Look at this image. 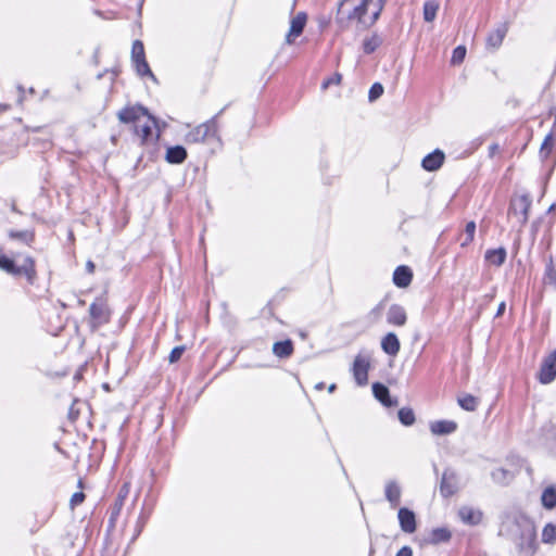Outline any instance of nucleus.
Wrapping results in <instances>:
<instances>
[{
    "mask_svg": "<svg viewBox=\"0 0 556 556\" xmlns=\"http://www.w3.org/2000/svg\"><path fill=\"white\" fill-rule=\"evenodd\" d=\"M339 2L337 9V20L340 23H348L352 17V11H355V21L364 26L372 25L381 11L380 2Z\"/></svg>",
    "mask_w": 556,
    "mask_h": 556,
    "instance_id": "1",
    "label": "nucleus"
},
{
    "mask_svg": "<svg viewBox=\"0 0 556 556\" xmlns=\"http://www.w3.org/2000/svg\"><path fill=\"white\" fill-rule=\"evenodd\" d=\"M510 539L520 552L531 555L536 551V531L530 521L514 522L510 525Z\"/></svg>",
    "mask_w": 556,
    "mask_h": 556,
    "instance_id": "2",
    "label": "nucleus"
},
{
    "mask_svg": "<svg viewBox=\"0 0 556 556\" xmlns=\"http://www.w3.org/2000/svg\"><path fill=\"white\" fill-rule=\"evenodd\" d=\"M0 269L14 276L25 275L29 282L36 278L35 261L31 257L25 258L21 266H16L13 260L0 255Z\"/></svg>",
    "mask_w": 556,
    "mask_h": 556,
    "instance_id": "3",
    "label": "nucleus"
},
{
    "mask_svg": "<svg viewBox=\"0 0 556 556\" xmlns=\"http://www.w3.org/2000/svg\"><path fill=\"white\" fill-rule=\"evenodd\" d=\"M222 110L210 121L194 127L186 135V142L198 143L203 142L208 137H214L217 132V117L223 113Z\"/></svg>",
    "mask_w": 556,
    "mask_h": 556,
    "instance_id": "4",
    "label": "nucleus"
},
{
    "mask_svg": "<svg viewBox=\"0 0 556 556\" xmlns=\"http://www.w3.org/2000/svg\"><path fill=\"white\" fill-rule=\"evenodd\" d=\"M532 200L529 194H522L511 200L509 213L515 215L521 225L527 224Z\"/></svg>",
    "mask_w": 556,
    "mask_h": 556,
    "instance_id": "5",
    "label": "nucleus"
},
{
    "mask_svg": "<svg viewBox=\"0 0 556 556\" xmlns=\"http://www.w3.org/2000/svg\"><path fill=\"white\" fill-rule=\"evenodd\" d=\"M141 116H147L148 123L141 126V137L144 139L154 138L157 140L160 138L161 131L166 127L165 122H160L157 118L152 116L146 108L141 105Z\"/></svg>",
    "mask_w": 556,
    "mask_h": 556,
    "instance_id": "6",
    "label": "nucleus"
},
{
    "mask_svg": "<svg viewBox=\"0 0 556 556\" xmlns=\"http://www.w3.org/2000/svg\"><path fill=\"white\" fill-rule=\"evenodd\" d=\"M370 359L367 355L358 354L353 363V376L358 386H365L368 382V369Z\"/></svg>",
    "mask_w": 556,
    "mask_h": 556,
    "instance_id": "7",
    "label": "nucleus"
},
{
    "mask_svg": "<svg viewBox=\"0 0 556 556\" xmlns=\"http://www.w3.org/2000/svg\"><path fill=\"white\" fill-rule=\"evenodd\" d=\"M556 377V350L544 357L539 371V380L542 383H549Z\"/></svg>",
    "mask_w": 556,
    "mask_h": 556,
    "instance_id": "8",
    "label": "nucleus"
},
{
    "mask_svg": "<svg viewBox=\"0 0 556 556\" xmlns=\"http://www.w3.org/2000/svg\"><path fill=\"white\" fill-rule=\"evenodd\" d=\"M90 318L93 327H98L108 323L109 320V308L105 301L98 299L90 305L89 308Z\"/></svg>",
    "mask_w": 556,
    "mask_h": 556,
    "instance_id": "9",
    "label": "nucleus"
},
{
    "mask_svg": "<svg viewBox=\"0 0 556 556\" xmlns=\"http://www.w3.org/2000/svg\"><path fill=\"white\" fill-rule=\"evenodd\" d=\"M307 22V14L305 12L296 13L290 21V28L286 35V43L292 45L294 40L303 33Z\"/></svg>",
    "mask_w": 556,
    "mask_h": 556,
    "instance_id": "10",
    "label": "nucleus"
},
{
    "mask_svg": "<svg viewBox=\"0 0 556 556\" xmlns=\"http://www.w3.org/2000/svg\"><path fill=\"white\" fill-rule=\"evenodd\" d=\"M458 489L457 477L454 471L445 470L440 483V492L444 497L452 496Z\"/></svg>",
    "mask_w": 556,
    "mask_h": 556,
    "instance_id": "11",
    "label": "nucleus"
},
{
    "mask_svg": "<svg viewBox=\"0 0 556 556\" xmlns=\"http://www.w3.org/2000/svg\"><path fill=\"white\" fill-rule=\"evenodd\" d=\"M397 518L402 531L406 533H413L416 531V517L414 511L408 508L402 507L399 509Z\"/></svg>",
    "mask_w": 556,
    "mask_h": 556,
    "instance_id": "12",
    "label": "nucleus"
},
{
    "mask_svg": "<svg viewBox=\"0 0 556 556\" xmlns=\"http://www.w3.org/2000/svg\"><path fill=\"white\" fill-rule=\"evenodd\" d=\"M508 27L506 23L500 24L493 31H491L486 38V48L489 50H496L501 47Z\"/></svg>",
    "mask_w": 556,
    "mask_h": 556,
    "instance_id": "13",
    "label": "nucleus"
},
{
    "mask_svg": "<svg viewBox=\"0 0 556 556\" xmlns=\"http://www.w3.org/2000/svg\"><path fill=\"white\" fill-rule=\"evenodd\" d=\"M387 320L390 325L402 327L407 321V314L403 306L392 304L387 313Z\"/></svg>",
    "mask_w": 556,
    "mask_h": 556,
    "instance_id": "14",
    "label": "nucleus"
},
{
    "mask_svg": "<svg viewBox=\"0 0 556 556\" xmlns=\"http://www.w3.org/2000/svg\"><path fill=\"white\" fill-rule=\"evenodd\" d=\"M444 157V153L441 150L437 149L435 151L424 157L421 166L424 167V169L428 172H434L442 166Z\"/></svg>",
    "mask_w": 556,
    "mask_h": 556,
    "instance_id": "15",
    "label": "nucleus"
},
{
    "mask_svg": "<svg viewBox=\"0 0 556 556\" xmlns=\"http://www.w3.org/2000/svg\"><path fill=\"white\" fill-rule=\"evenodd\" d=\"M402 489L396 481H388L384 488V495L392 508L400 505Z\"/></svg>",
    "mask_w": 556,
    "mask_h": 556,
    "instance_id": "16",
    "label": "nucleus"
},
{
    "mask_svg": "<svg viewBox=\"0 0 556 556\" xmlns=\"http://www.w3.org/2000/svg\"><path fill=\"white\" fill-rule=\"evenodd\" d=\"M458 516L463 522L476 526L482 520V513L478 509H475L470 506H463L458 510Z\"/></svg>",
    "mask_w": 556,
    "mask_h": 556,
    "instance_id": "17",
    "label": "nucleus"
},
{
    "mask_svg": "<svg viewBox=\"0 0 556 556\" xmlns=\"http://www.w3.org/2000/svg\"><path fill=\"white\" fill-rule=\"evenodd\" d=\"M413 273L407 266H399L393 274V282L400 288H406L410 285Z\"/></svg>",
    "mask_w": 556,
    "mask_h": 556,
    "instance_id": "18",
    "label": "nucleus"
},
{
    "mask_svg": "<svg viewBox=\"0 0 556 556\" xmlns=\"http://www.w3.org/2000/svg\"><path fill=\"white\" fill-rule=\"evenodd\" d=\"M381 349L384 353L395 356L401 349L400 340L393 332L387 333L381 341Z\"/></svg>",
    "mask_w": 556,
    "mask_h": 556,
    "instance_id": "19",
    "label": "nucleus"
},
{
    "mask_svg": "<svg viewBox=\"0 0 556 556\" xmlns=\"http://www.w3.org/2000/svg\"><path fill=\"white\" fill-rule=\"evenodd\" d=\"M187 159V151L181 146L167 148L165 160L169 164H181Z\"/></svg>",
    "mask_w": 556,
    "mask_h": 556,
    "instance_id": "20",
    "label": "nucleus"
},
{
    "mask_svg": "<svg viewBox=\"0 0 556 556\" xmlns=\"http://www.w3.org/2000/svg\"><path fill=\"white\" fill-rule=\"evenodd\" d=\"M456 428V422L451 420L434 421L430 425L431 432L437 435L453 433Z\"/></svg>",
    "mask_w": 556,
    "mask_h": 556,
    "instance_id": "21",
    "label": "nucleus"
},
{
    "mask_svg": "<svg viewBox=\"0 0 556 556\" xmlns=\"http://www.w3.org/2000/svg\"><path fill=\"white\" fill-rule=\"evenodd\" d=\"M372 392H374L375 397L388 407H391V406H394L397 404L396 401H392L390 399L389 389L381 383H374Z\"/></svg>",
    "mask_w": 556,
    "mask_h": 556,
    "instance_id": "22",
    "label": "nucleus"
},
{
    "mask_svg": "<svg viewBox=\"0 0 556 556\" xmlns=\"http://www.w3.org/2000/svg\"><path fill=\"white\" fill-rule=\"evenodd\" d=\"M273 353L280 358H288L293 353V343L291 340H285L274 343Z\"/></svg>",
    "mask_w": 556,
    "mask_h": 556,
    "instance_id": "23",
    "label": "nucleus"
},
{
    "mask_svg": "<svg viewBox=\"0 0 556 556\" xmlns=\"http://www.w3.org/2000/svg\"><path fill=\"white\" fill-rule=\"evenodd\" d=\"M485 260L492 265L501 266L506 260V250L504 248L488 250Z\"/></svg>",
    "mask_w": 556,
    "mask_h": 556,
    "instance_id": "24",
    "label": "nucleus"
},
{
    "mask_svg": "<svg viewBox=\"0 0 556 556\" xmlns=\"http://www.w3.org/2000/svg\"><path fill=\"white\" fill-rule=\"evenodd\" d=\"M139 117V108L138 106H130L125 108L122 111L118 112V118L124 124H136V121Z\"/></svg>",
    "mask_w": 556,
    "mask_h": 556,
    "instance_id": "25",
    "label": "nucleus"
},
{
    "mask_svg": "<svg viewBox=\"0 0 556 556\" xmlns=\"http://www.w3.org/2000/svg\"><path fill=\"white\" fill-rule=\"evenodd\" d=\"M451 539V532L446 528H437L431 531L429 543L439 544L447 542Z\"/></svg>",
    "mask_w": 556,
    "mask_h": 556,
    "instance_id": "26",
    "label": "nucleus"
},
{
    "mask_svg": "<svg viewBox=\"0 0 556 556\" xmlns=\"http://www.w3.org/2000/svg\"><path fill=\"white\" fill-rule=\"evenodd\" d=\"M542 505L547 509L556 506V489L554 486L546 488L542 493Z\"/></svg>",
    "mask_w": 556,
    "mask_h": 556,
    "instance_id": "27",
    "label": "nucleus"
},
{
    "mask_svg": "<svg viewBox=\"0 0 556 556\" xmlns=\"http://www.w3.org/2000/svg\"><path fill=\"white\" fill-rule=\"evenodd\" d=\"M458 404L465 410L473 412L478 407V399L470 394H466L458 399Z\"/></svg>",
    "mask_w": 556,
    "mask_h": 556,
    "instance_id": "28",
    "label": "nucleus"
},
{
    "mask_svg": "<svg viewBox=\"0 0 556 556\" xmlns=\"http://www.w3.org/2000/svg\"><path fill=\"white\" fill-rule=\"evenodd\" d=\"M555 140L556 138L549 134L546 135L540 148V156L542 160H546L549 156Z\"/></svg>",
    "mask_w": 556,
    "mask_h": 556,
    "instance_id": "29",
    "label": "nucleus"
},
{
    "mask_svg": "<svg viewBox=\"0 0 556 556\" xmlns=\"http://www.w3.org/2000/svg\"><path fill=\"white\" fill-rule=\"evenodd\" d=\"M475 232H476L475 222L467 223L465 231L460 236V245L462 247L468 245L473 240Z\"/></svg>",
    "mask_w": 556,
    "mask_h": 556,
    "instance_id": "30",
    "label": "nucleus"
},
{
    "mask_svg": "<svg viewBox=\"0 0 556 556\" xmlns=\"http://www.w3.org/2000/svg\"><path fill=\"white\" fill-rule=\"evenodd\" d=\"M542 541L546 544L556 542V525L547 523L542 531Z\"/></svg>",
    "mask_w": 556,
    "mask_h": 556,
    "instance_id": "31",
    "label": "nucleus"
},
{
    "mask_svg": "<svg viewBox=\"0 0 556 556\" xmlns=\"http://www.w3.org/2000/svg\"><path fill=\"white\" fill-rule=\"evenodd\" d=\"M400 421L404 426H412L415 422V414L412 408L402 407L397 413Z\"/></svg>",
    "mask_w": 556,
    "mask_h": 556,
    "instance_id": "32",
    "label": "nucleus"
},
{
    "mask_svg": "<svg viewBox=\"0 0 556 556\" xmlns=\"http://www.w3.org/2000/svg\"><path fill=\"white\" fill-rule=\"evenodd\" d=\"M439 10L438 2H425L424 7V18L426 22H432L435 18Z\"/></svg>",
    "mask_w": 556,
    "mask_h": 556,
    "instance_id": "33",
    "label": "nucleus"
},
{
    "mask_svg": "<svg viewBox=\"0 0 556 556\" xmlns=\"http://www.w3.org/2000/svg\"><path fill=\"white\" fill-rule=\"evenodd\" d=\"M381 38L377 35H374L370 38H366L363 45L364 52L367 54L372 53L381 45Z\"/></svg>",
    "mask_w": 556,
    "mask_h": 556,
    "instance_id": "34",
    "label": "nucleus"
},
{
    "mask_svg": "<svg viewBox=\"0 0 556 556\" xmlns=\"http://www.w3.org/2000/svg\"><path fill=\"white\" fill-rule=\"evenodd\" d=\"M543 283L546 287H551L552 289L556 290V269L553 267V265H549L544 274L543 277Z\"/></svg>",
    "mask_w": 556,
    "mask_h": 556,
    "instance_id": "35",
    "label": "nucleus"
},
{
    "mask_svg": "<svg viewBox=\"0 0 556 556\" xmlns=\"http://www.w3.org/2000/svg\"><path fill=\"white\" fill-rule=\"evenodd\" d=\"M10 237L13 239L21 240L27 244H29L34 240V233L25 230V231H11Z\"/></svg>",
    "mask_w": 556,
    "mask_h": 556,
    "instance_id": "36",
    "label": "nucleus"
},
{
    "mask_svg": "<svg viewBox=\"0 0 556 556\" xmlns=\"http://www.w3.org/2000/svg\"><path fill=\"white\" fill-rule=\"evenodd\" d=\"M140 66H141V76H148V77L151 78V80L154 84H157L156 77L154 76V74L152 73V71L149 67V64L147 63V61L143 58V48L142 47H141V63H140Z\"/></svg>",
    "mask_w": 556,
    "mask_h": 556,
    "instance_id": "37",
    "label": "nucleus"
},
{
    "mask_svg": "<svg viewBox=\"0 0 556 556\" xmlns=\"http://www.w3.org/2000/svg\"><path fill=\"white\" fill-rule=\"evenodd\" d=\"M383 93V86L379 83H375L369 89L368 99L370 102L376 101Z\"/></svg>",
    "mask_w": 556,
    "mask_h": 556,
    "instance_id": "38",
    "label": "nucleus"
},
{
    "mask_svg": "<svg viewBox=\"0 0 556 556\" xmlns=\"http://www.w3.org/2000/svg\"><path fill=\"white\" fill-rule=\"evenodd\" d=\"M465 55H466V48L463 46H458L453 51L452 63L453 64L462 63L465 59Z\"/></svg>",
    "mask_w": 556,
    "mask_h": 556,
    "instance_id": "39",
    "label": "nucleus"
},
{
    "mask_svg": "<svg viewBox=\"0 0 556 556\" xmlns=\"http://www.w3.org/2000/svg\"><path fill=\"white\" fill-rule=\"evenodd\" d=\"M139 40H135L132 42V51H131V59H132V65L137 73H139Z\"/></svg>",
    "mask_w": 556,
    "mask_h": 556,
    "instance_id": "40",
    "label": "nucleus"
},
{
    "mask_svg": "<svg viewBox=\"0 0 556 556\" xmlns=\"http://www.w3.org/2000/svg\"><path fill=\"white\" fill-rule=\"evenodd\" d=\"M184 352H185V346L174 348L168 356L169 363H176L177 361H179L181 355L184 354Z\"/></svg>",
    "mask_w": 556,
    "mask_h": 556,
    "instance_id": "41",
    "label": "nucleus"
},
{
    "mask_svg": "<svg viewBox=\"0 0 556 556\" xmlns=\"http://www.w3.org/2000/svg\"><path fill=\"white\" fill-rule=\"evenodd\" d=\"M85 500V494L83 492H76L72 495L70 504L71 507L74 508L77 505H80Z\"/></svg>",
    "mask_w": 556,
    "mask_h": 556,
    "instance_id": "42",
    "label": "nucleus"
},
{
    "mask_svg": "<svg viewBox=\"0 0 556 556\" xmlns=\"http://www.w3.org/2000/svg\"><path fill=\"white\" fill-rule=\"evenodd\" d=\"M122 505H123L122 502H118V501L115 502V504H114V506L112 508L111 517H110L111 523L114 522L116 516L119 514Z\"/></svg>",
    "mask_w": 556,
    "mask_h": 556,
    "instance_id": "43",
    "label": "nucleus"
},
{
    "mask_svg": "<svg viewBox=\"0 0 556 556\" xmlns=\"http://www.w3.org/2000/svg\"><path fill=\"white\" fill-rule=\"evenodd\" d=\"M128 492H129V485H128V483H125V484L122 486V489H121V491H119V493H118V496H117V500H116V501H118V502H122V503H123V501H124V498L126 497V495L128 494Z\"/></svg>",
    "mask_w": 556,
    "mask_h": 556,
    "instance_id": "44",
    "label": "nucleus"
},
{
    "mask_svg": "<svg viewBox=\"0 0 556 556\" xmlns=\"http://www.w3.org/2000/svg\"><path fill=\"white\" fill-rule=\"evenodd\" d=\"M341 79H342L341 74H336L333 78L328 79L327 81H325V83L323 84V87H324V88H327L330 84H337V85H339V84H340V81H341Z\"/></svg>",
    "mask_w": 556,
    "mask_h": 556,
    "instance_id": "45",
    "label": "nucleus"
},
{
    "mask_svg": "<svg viewBox=\"0 0 556 556\" xmlns=\"http://www.w3.org/2000/svg\"><path fill=\"white\" fill-rule=\"evenodd\" d=\"M396 556H413V549L409 546H403Z\"/></svg>",
    "mask_w": 556,
    "mask_h": 556,
    "instance_id": "46",
    "label": "nucleus"
},
{
    "mask_svg": "<svg viewBox=\"0 0 556 556\" xmlns=\"http://www.w3.org/2000/svg\"><path fill=\"white\" fill-rule=\"evenodd\" d=\"M552 115L554 116V124L552 127V130L549 131V135L556 138V108L552 110Z\"/></svg>",
    "mask_w": 556,
    "mask_h": 556,
    "instance_id": "47",
    "label": "nucleus"
},
{
    "mask_svg": "<svg viewBox=\"0 0 556 556\" xmlns=\"http://www.w3.org/2000/svg\"><path fill=\"white\" fill-rule=\"evenodd\" d=\"M94 268H96V266H94L93 262L88 261V262L86 263V270H87L89 274H92V273L94 271Z\"/></svg>",
    "mask_w": 556,
    "mask_h": 556,
    "instance_id": "48",
    "label": "nucleus"
},
{
    "mask_svg": "<svg viewBox=\"0 0 556 556\" xmlns=\"http://www.w3.org/2000/svg\"><path fill=\"white\" fill-rule=\"evenodd\" d=\"M505 302H502L500 305H498V308H497V312H496V317L503 315V313L505 312Z\"/></svg>",
    "mask_w": 556,
    "mask_h": 556,
    "instance_id": "49",
    "label": "nucleus"
},
{
    "mask_svg": "<svg viewBox=\"0 0 556 556\" xmlns=\"http://www.w3.org/2000/svg\"><path fill=\"white\" fill-rule=\"evenodd\" d=\"M381 311H382V304H379L377 307H375V308L372 309V312H371V313H372V314H375L376 316H380Z\"/></svg>",
    "mask_w": 556,
    "mask_h": 556,
    "instance_id": "50",
    "label": "nucleus"
},
{
    "mask_svg": "<svg viewBox=\"0 0 556 556\" xmlns=\"http://www.w3.org/2000/svg\"><path fill=\"white\" fill-rule=\"evenodd\" d=\"M324 388H325V383H324V382H319V383H317V384L315 386V389H316V390H319V391H320V390H323Z\"/></svg>",
    "mask_w": 556,
    "mask_h": 556,
    "instance_id": "51",
    "label": "nucleus"
},
{
    "mask_svg": "<svg viewBox=\"0 0 556 556\" xmlns=\"http://www.w3.org/2000/svg\"><path fill=\"white\" fill-rule=\"evenodd\" d=\"M336 388H337V386L334 383H332L328 387V391L331 393L336 390Z\"/></svg>",
    "mask_w": 556,
    "mask_h": 556,
    "instance_id": "52",
    "label": "nucleus"
},
{
    "mask_svg": "<svg viewBox=\"0 0 556 556\" xmlns=\"http://www.w3.org/2000/svg\"><path fill=\"white\" fill-rule=\"evenodd\" d=\"M351 21H355V11H352V17H351L350 22Z\"/></svg>",
    "mask_w": 556,
    "mask_h": 556,
    "instance_id": "53",
    "label": "nucleus"
},
{
    "mask_svg": "<svg viewBox=\"0 0 556 556\" xmlns=\"http://www.w3.org/2000/svg\"><path fill=\"white\" fill-rule=\"evenodd\" d=\"M554 207H555V205H554V204H553V205H551V207L548 208V212L554 211Z\"/></svg>",
    "mask_w": 556,
    "mask_h": 556,
    "instance_id": "54",
    "label": "nucleus"
},
{
    "mask_svg": "<svg viewBox=\"0 0 556 556\" xmlns=\"http://www.w3.org/2000/svg\"><path fill=\"white\" fill-rule=\"evenodd\" d=\"M0 109L5 110L7 105H0Z\"/></svg>",
    "mask_w": 556,
    "mask_h": 556,
    "instance_id": "55",
    "label": "nucleus"
}]
</instances>
